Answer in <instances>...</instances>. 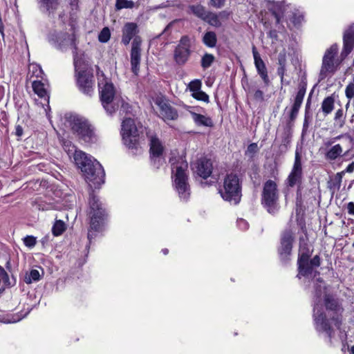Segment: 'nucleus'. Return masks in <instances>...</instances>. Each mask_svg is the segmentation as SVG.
Segmentation results:
<instances>
[{"instance_id":"obj_1","label":"nucleus","mask_w":354,"mask_h":354,"mask_svg":"<svg viewBox=\"0 0 354 354\" xmlns=\"http://www.w3.org/2000/svg\"><path fill=\"white\" fill-rule=\"evenodd\" d=\"M324 302L325 310L321 304H314V325L315 330L324 334L332 344L335 330L339 329L342 324L344 308L338 299L330 294L325 295Z\"/></svg>"},{"instance_id":"obj_2","label":"nucleus","mask_w":354,"mask_h":354,"mask_svg":"<svg viewBox=\"0 0 354 354\" xmlns=\"http://www.w3.org/2000/svg\"><path fill=\"white\" fill-rule=\"evenodd\" d=\"M74 161L91 187L100 188L104 183L105 173L101 164L82 151H75Z\"/></svg>"},{"instance_id":"obj_3","label":"nucleus","mask_w":354,"mask_h":354,"mask_svg":"<svg viewBox=\"0 0 354 354\" xmlns=\"http://www.w3.org/2000/svg\"><path fill=\"white\" fill-rule=\"evenodd\" d=\"M306 92V83L301 82L299 84L298 91L296 93L293 104L288 112V118L286 124L282 127L281 132L279 135L281 139L279 148L282 152L287 151L290 147L292 136V127L301 106Z\"/></svg>"},{"instance_id":"obj_4","label":"nucleus","mask_w":354,"mask_h":354,"mask_svg":"<svg viewBox=\"0 0 354 354\" xmlns=\"http://www.w3.org/2000/svg\"><path fill=\"white\" fill-rule=\"evenodd\" d=\"M139 28L137 24L134 22H127L122 29L121 43L128 46L131 39V50L130 53L131 71L136 75H138L141 59V44L142 39L140 36Z\"/></svg>"},{"instance_id":"obj_5","label":"nucleus","mask_w":354,"mask_h":354,"mask_svg":"<svg viewBox=\"0 0 354 354\" xmlns=\"http://www.w3.org/2000/svg\"><path fill=\"white\" fill-rule=\"evenodd\" d=\"M174 178V185L181 200L187 201L190 195L188 183V164L181 156L169 159Z\"/></svg>"},{"instance_id":"obj_6","label":"nucleus","mask_w":354,"mask_h":354,"mask_svg":"<svg viewBox=\"0 0 354 354\" xmlns=\"http://www.w3.org/2000/svg\"><path fill=\"white\" fill-rule=\"evenodd\" d=\"M121 136L124 145L133 154L141 153L144 137L142 127H137L134 120L130 118H125L121 125Z\"/></svg>"},{"instance_id":"obj_7","label":"nucleus","mask_w":354,"mask_h":354,"mask_svg":"<svg viewBox=\"0 0 354 354\" xmlns=\"http://www.w3.org/2000/svg\"><path fill=\"white\" fill-rule=\"evenodd\" d=\"M88 205V213L90 217V226L87 237L91 243V240L96 236V233L102 230L106 213L103 204L93 190L89 194Z\"/></svg>"},{"instance_id":"obj_8","label":"nucleus","mask_w":354,"mask_h":354,"mask_svg":"<svg viewBox=\"0 0 354 354\" xmlns=\"http://www.w3.org/2000/svg\"><path fill=\"white\" fill-rule=\"evenodd\" d=\"M221 198L232 205H238L242 197V180L236 174H227L218 188Z\"/></svg>"},{"instance_id":"obj_9","label":"nucleus","mask_w":354,"mask_h":354,"mask_svg":"<svg viewBox=\"0 0 354 354\" xmlns=\"http://www.w3.org/2000/svg\"><path fill=\"white\" fill-rule=\"evenodd\" d=\"M98 86L102 105L107 114L113 115L120 105L124 106V101L120 96L115 95V87L112 83L106 82L102 86L99 83Z\"/></svg>"},{"instance_id":"obj_10","label":"nucleus","mask_w":354,"mask_h":354,"mask_svg":"<svg viewBox=\"0 0 354 354\" xmlns=\"http://www.w3.org/2000/svg\"><path fill=\"white\" fill-rule=\"evenodd\" d=\"M279 192L277 184L268 180L263 186L261 202L263 207L271 214H276L279 209Z\"/></svg>"},{"instance_id":"obj_11","label":"nucleus","mask_w":354,"mask_h":354,"mask_svg":"<svg viewBox=\"0 0 354 354\" xmlns=\"http://www.w3.org/2000/svg\"><path fill=\"white\" fill-rule=\"evenodd\" d=\"M67 120L72 130L77 134L79 138L86 142H94L96 136L93 128L87 120L77 115H70Z\"/></svg>"},{"instance_id":"obj_12","label":"nucleus","mask_w":354,"mask_h":354,"mask_svg":"<svg viewBox=\"0 0 354 354\" xmlns=\"http://www.w3.org/2000/svg\"><path fill=\"white\" fill-rule=\"evenodd\" d=\"M294 240V233L290 229H286L281 232L277 252L280 261L285 265L290 261Z\"/></svg>"},{"instance_id":"obj_13","label":"nucleus","mask_w":354,"mask_h":354,"mask_svg":"<svg viewBox=\"0 0 354 354\" xmlns=\"http://www.w3.org/2000/svg\"><path fill=\"white\" fill-rule=\"evenodd\" d=\"M338 51V46L336 44H333L328 48L323 57L322 67L319 73L320 80L325 79L328 75H333L335 73L337 66L335 64L334 58Z\"/></svg>"},{"instance_id":"obj_14","label":"nucleus","mask_w":354,"mask_h":354,"mask_svg":"<svg viewBox=\"0 0 354 354\" xmlns=\"http://www.w3.org/2000/svg\"><path fill=\"white\" fill-rule=\"evenodd\" d=\"M191 53L190 39L188 36H183L174 50V60L177 65L183 66L189 59Z\"/></svg>"},{"instance_id":"obj_15","label":"nucleus","mask_w":354,"mask_h":354,"mask_svg":"<svg viewBox=\"0 0 354 354\" xmlns=\"http://www.w3.org/2000/svg\"><path fill=\"white\" fill-rule=\"evenodd\" d=\"M313 250L309 247L308 243L304 238L299 239V254L297 259L298 274L297 277L300 279V275H306L308 272L306 267L308 259L310 257Z\"/></svg>"},{"instance_id":"obj_16","label":"nucleus","mask_w":354,"mask_h":354,"mask_svg":"<svg viewBox=\"0 0 354 354\" xmlns=\"http://www.w3.org/2000/svg\"><path fill=\"white\" fill-rule=\"evenodd\" d=\"M302 179L303 170L301 157L298 150H296L294 164L285 183L287 187H293L295 186L301 185Z\"/></svg>"},{"instance_id":"obj_17","label":"nucleus","mask_w":354,"mask_h":354,"mask_svg":"<svg viewBox=\"0 0 354 354\" xmlns=\"http://www.w3.org/2000/svg\"><path fill=\"white\" fill-rule=\"evenodd\" d=\"M344 158L345 160H350L354 158V149L351 147L345 151L340 144H336L326 149L324 158L329 162H333L339 158Z\"/></svg>"},{"instance_id":"obj_18","label":"nucleus","mask_w":354,"mask_h":354,"mask_svg":"<svg viewBox=\"0 0 354 354\" xmlns=\"http://www.w3.org/2000/svg\"><path fill=\"white\" fill-rule=\"evenodd\" d=\"M149 145L151 163L155 167L159 168L164 162L162 158L164 147L160 140L156 136L151 137Z\"/></svg>"},{"instance_id":"obj_19","label":"nucleus","mask_w":354,"mask_h":354,"mask_svg":"<svg viewBox=\"0 0 354 354\" xmlns=\"http://www.w3.org/2000/svg\"><path fill=\"white\" fill-rule=\"evenodd\" d=\"M77 84L84 94L91 96L93 93L94 77L91 71L75 75Z\"/></svg>"},{"instance_id":"obj_20","label":"nucleus","mask_w":354,"mask_h":354,"mask_svg":"<svg viewBox=\"0 0 354 354\" xmlns=\"http://www.w3.org/2000/svg\"><path fill=\"white\" fill-rule=\"evenodd\" d=\"M354 47V24H351L344 31L343 35V48L340 54L344 60L351 53Z\"/></svg>"},{"instance_id":"obj_21","label":"nucleus","mask_w":354,"mask_h":354,"mask_svg":"<svg viewBox=\"0 0 354 354\" xmlns=\"http://www.w3.org/2000/svg\"><path fill=\"white\" fill-rule=\"evenodd\" d=\"M52 40L57 48L62 50L64 48L71 46H73L75 50H77L75 44V35H70L68 32H60L56 35H53Z\"/></svg>"},{"instance_id":"obj_22","label":"nucleus","mask_w":354,"mask_h":354,"mask_svg":"<svg viewBox=\"0 0 354 354\" xmlns=\"http://www.w3.org/2000/svg\"><path fill=\"white\" fill-rule=\"evenodd\" d=\"M252 54L257 73L263 80L264 84L268 86L270 84V79L268 75L267 68L255 46L252 48Z\"/></svg>"},{"instance_id":"obj_23","label":"nucleus","mask_w":354,"mask_h":354,"mask_svg":"<svg viewBox=\"0 0 354 354\" xmlns=\"http://www.w3.org/2000/svg\"><path fill=\"white\" fill-rule=\"evenodd\" d=\"M194 169L199 176L206 179L212 172V162L206 158H201L195 162Z\"/></svg>"},{"instance_id":"obj_24","label":"nucleus","mask_w":354,"mask_h":354,"mask_svg":"<svg viewBox=\"0 0 354 354\" xmlns=\"http://www.w3.org/2000/svg\"><path fill=\"white\" fill-rule=\"evenodd\" d=\"M160 116L165 120H175L178 118V114L175 108L162 101L159 102Z\"/></svg>"},{"instance_id":"obj_25","label":"nucleus","mask_w":354,"mask_h":354,"mask_svg":"<svg viewBox=\"0 0 354 354\" xmlns=\"http://www.w3.org/2000/svg\"><path fill=\"white\" fill-rule=\"evenodd\" d=\"M40 10L49 17L54 16L59 6V0H37Z\"/></svg>"},{"instance_id":"obj_26","label":"nucleus","mask_w":354,"mask_h":354,"mask_svg":"<svg viewBox=\"0 0 354 354\" xmlns=\"http://www.w3.org/2000/svg\"><path fill=\"white\" fill-rule=\"evenodd\" d=\"M194 107L189 106L188 111L192 115V118L197 126H203L207 127H212L214 126L213 121L211 118L205 116L204 115L197 113L190 109H194Z\"/></svg>"},{"instance_id":"obj_27","label":"nucleus","mask_w":354,"mask_h":354,"mask_svg":"<svg viewBox=\"0 0 354 354\" xmlns=\"http://www.w3.org/2000/svg\"><path fill=\"white\" fill-rule=\"evenodd\" d=\"M228 15L229 14L227 13L225 11L221 12L218 15L208 11L203 21L214 27L219 28L221 26V22L219 19V17H227Z\"/></svg>"},{"instance_id":"obj_28","label":"nucleus","mask_w":354,"mask_h":354,"mask_svg":"<svg viewBox=\"0 0 354 354\" xmlns=\"http://www.w3.org/2000/svg\"><path fill=\"white\" fill-rule=\"evenodd\" d=\"M73 64L75 75L80 74L81 72L86 73L91 71L88 69V64L85 62L81 56L78 55L76 50L73 52Z\"/></svg>"},{"instance_id":"obj_29","label":"nucleus","mask_w":354,"mask_h":354,"mask_svg":"<svg viewBox=\"0 0 354 354\" xmlns=\"http://www.w3.org/2000/svg\"><path fill=\"white\" fill-rule=\"evenodd\" d=\"M324 283V280L319 277L316 279V283L314 285V304L321 303V297L325 287L322 286L321 283Z\"/></svg>"},{"instance_id":"obj_30","label":"nucleus","mask_w":354,"mask_h":354,"mask_svg":"<svg viewBox=\"0 0 354 354\" xmlns=\"http://www.w3.org/2000/svg\"><path fill=\"white\" fill-rule=\"evenodd\" d=\"M202 41L208 48H214L217 43V37L214 32H206L202 38Z\"/></svg>"},{"instance_id":"obj_31","label":"nucleus","mask_w":354,"mask_h":354,"mask_svg":"<svg viewBox=\"0 0 354 354\" xmlns=\"http://www.w3.org/2000/svg\"><path fill=\"white\" fill-rule=\"evenodd\" d=\"M335 98L333 95L324 99L322 103V111L325 115L330 114L334 109Z\"/></svg>"},{"instance_id":"obj_32","label":"nucleus","mask_w":354,"mask_h":354,"mask_svg":"<svg viewBox=\"0 0 354 354\" xmlns=\"http://www.w3.org/2000/svg\"><path fill=\"white\" fill-rule=\"evenodd\" d=\"M344 176V172H338L333 177H332L330 180L328 182V187L330 190H339L342 178Z\"/></svg>"},{"instance_id":"obj_33","label":"nucleus","mask_w":354,"mask_h":354,"mask_svg":"<svg viewBox=\"0 0 354 354\" xmlns=\"http://www.w3.org/2000/svg\"><path fill=\"white\" fill-rule=\"evenodd\" d=\"M41 279V274L39 270L36 269H32L29 272H27L24 276V281L26 284H31L39 281Z\"/></svg>"},{"instance_id":"obj_34","label":"nucleus","mask_w":354,"mask_h":354,"mask_svg":"<svg viewBox=\"0 0 354 354\" xmlns=\"http://www.w3.org/2000/svg\"><path fill=\"white\" fill-rule=\"evenodd\" d=\"M189 10L192 14L203 21L208 12L206 10L205 8L201 4L191 5L189 6Z\"/></svg>"},{"instance_id":"obj_35","label":"nucleus","mask_w":354,"mask_h":354,"mask_svg":"<svg viewBox=\"0 0 354 354\" xmlns=\"http://www.w3.org/2000/svg\"><path fill=\"white\" fill-rule=\"evenodd\" d=\"M346 122V114L342 109L336 111L334 116V127L339 129L342 128Z\"/></svg>"},{"instance_id":"obj_36","label":"nucleus","mask_w":354,"mask_h":354,"mask_svg":"<svg viewBox=\"0 0 354 354\" xmlns=\"http://www.w3.org/2000/svg\"><path fill=\"white\" fill-rule=\"evenodd\" d=\"M321 265V258L319 255H315L313 259L310 261L308 259V263L306 268L308 269V272L306 275H302V277H308L313 272L314 268H318ZM301 275H300V277Z\"/></svg>"},{"instance_id":"obj_37","label":"nucleus","mask_w":354,"mask_h":354,"mask_svg":"<svg viewBox=\"0 0 354 354\" xmlns=\"http://www.w3.org/2000/svg\"><path fill=\"white\" fill-rule=\"evenodd\" d=\"M0 281H2L6 287H12L16 284V279L12 277L10 279L9 275L5 269L0 266Z\"/></svg>"},{"instance_id":"obj_38","label":"nucleus","mask_w":354,"mask_h":354,"mask_svg":"<svg viewBox=\"0 0 354 354\" xmlns=\"http://www.w3.org/2000/svg\"><path fill=\"white\" fill-rule=\"evenodd\" d=\"M66 230V223L62 220H56L52 227V233L55 236H58L62 234Z\"/></svg>"},{"instance_id":"obj_39","label":"nucleus","mask_w":354,"mask_h":354,"mask_svg":"<svg viewBox=\"0 0 354 354\" xmlns=\"http://www.w3.org/2000/svg\"><path fill=\"white\" fill-rule=\"evenodd\" d=\"M34 92L40 97H45L47 95L44 84L41 81L34 80L32 84Z\"/></svg>"},{"instance_id":"obj_40","label":"nucleus","mask_w":354,"mask_h":354,"mask_svg":"<svg viewBox=\"0 0 354 354\" xmlns=\"http://www.w3.org/2000/svg\"><path fill=\"white\" fill-rule=\"evenodd\" d=\"M245 90L248 94H252L256 101L263 102L264 100V93L261 90L254 89L253 86H248L245 88Z\"/></svg>"},{"instance_id":"obj_41","label":"nucleus","mask_w":354,"mask_h":354,"mask_svg":"<svg viewBox=\"0 0 354 354\" xmlns=\"http://www.w3.org/2000/svg\"><path fill=\"white\" fill-rule=\"evenodd\" d=\"M215 61V57L214 55L205 53L201 60V65L203 69L205 70L209 68Z\"/></svg>"},{"instance_id":"obj_42","label":"nucleus","mask_w":354,"mask_h":354,"mask_svg":"<svg viewBox=\"0 0 354 354\" xmlns=\"http://www.w3.org/2000/svg\"><path fill=\"white\" fill-rule=\"evenodd\" d=\"M135 6V3L130 0H116L115 1V10H120L124 8H133Z\"/></svg>"},{"instance_id":"obj_43","label":"nucleus","mask_w":354,"mask_h":354,"mask_svg":"<svg viewBox=\"0 0 354 354\" xmlns=\"http://www.w3.org/2000/svg\"><path fill=\"white\" fill-rule=\"evenodd\" d=\"M111 37V32L108 27H104L98 35V40L102 43H106Z\"/></svg>"},{"instance_id":"obj_44","label":"nucleus","mask_w":354,"mask_h":354,"mask_svg":"<svg viewBox=\"0 0 354 354\" xmlns=\"http://www.w3.org/2000/svg\"><path fill=\"white\" fill-rule=\"evenodd\" d=\"M192 97L197 100L208 103L209 102V95L204 91H199L192 93Z\"/></svg>"},{"instance_id":"obj_45","label":"nucleus","mask_w":354,"mask_h":354,"mask_svg":"<svg viewBox=\"0 0 354 354\" xmlns=\"http://www.w3.org/2000/svg\"><path fill=\"white\" fill-rule=\"evenodd\" d=\"M345 95L350 100L354 98V83H349L345 88Z\"/></svg>"},{"instance_id":"obj_46","label":"nucleus","mask_w":354,"mask_h":354,"mask_svg":"<svg viewBox=\"0 0 354 354\" xmlns=\"http://www.w3.org/2000/svg\"><path fill=\"white\" fill-rule=\"evenodd\" d=\"M24 243L26 247L32 248L37 243L36 238L33 236H26L24 239Z\"/></svg>"},{"instance_id":"obj_47","label":"nucleus","mask_w":354,"mask_h":354,"mask_svg":"<svg viewBox=\"0 0 354 354\" xmlns=\"http://www.w3.org/2000/svg\"><path fill=\"white\" fill-rule=\"evenodd\" d=\"M278 64L279 66L286 67V53L285 50L279 53L278 55Z\"/></svg>"},{"instance_id":"obj_48","label":"nucleus","mask_w":354,"mask_h":354,"mask_svg":"<svg viewBox=\"0 0 354 354\" xmlns=\"http://www.w3.org/2000/svg\"><path fill=\"white\" fill-rule=\"evenodd\" d=\"M201 87V82L198 80H194L190 83V91H193V93L199 91Z\"/></svg>"},{"instance_id":"obj_49","label":"nucleus","mask_w":354,"mask_h":354,"mask_svg":"<svg viewBox=\"0 0 354 354\" xmlns=\"http://www.w3.org/2000/svg\"><path fill=\"white\" fill-rule=\"evenodd\" d=\"M304 17L302 15L299 13H293L291 21L294 24L295 26H297L301 23Z\"/></svg>"},{"instance_id":"obj_50","label":"nucleus","mask_w":354,"mask_h":354,"mask_svg":"<svg viewBox=\"0 0 354 354\" xmlns=\"http://www.w3.org/2000/svg\"><path fill=\"white\" fill-rule=\"evenodd\" d=\"M238 227L241 230H246L248 229L249 224L243 218H239L236 221Z\"/></svg>"},{"instance_id":"obj_51","label":"nucleus","mask_w":354,"mask_h":354,"mask_svg":"<svg viewBox=\"0 0 354 354\" xmlns=\"http://www.w3.org/2000/svg\"><path fill=\"white\" fill-rule=\"evenodd\" d=\"M32 74L35 75L37 77H41L43 75V71L41 68L38 65H32Z\"/></svg>"},{"instance_id":"obj_52","label":"nucleus","mask_w":354,"mask_h":354,"mask_svg":"<svg viewBox=\"0 0 354 354\" xmlns=\"http://www.w3.org/2000/svg\"><path fill=\"white\" fill-rule=\"evenodd\" d=\"M225 3V0H210V4L212 6L220 8H221Z\"/></svg>"},{"instance_id":"obj_53","label":"nucleus","mask_w":354,"mask_h":354,"mask_svg":"<svg viewBox=\"0 0 354 354\" xmlns=\"http://www.w3.org/2000/svg\"><path fill=\"white\" fill-rule=\"evenodd\" d=\"M308 126H309V122H308V117H307L306 114H305V118H304L303 127H302V132H301L302 136H304L307 133Z\"/></svg>"},{"instance_id":"obj_54","label":"nucleus","mask_w":354,"mask_h":354,"mask_svg":"<svg viewBox=\"0 0 354 354\" xmlns=\"http://www.w3.org/2000/svg\"><path fill=\"white\" fill-rule=\"evenodd\" d=\"M258 147L257 143H252L248 145L247 151L250 153H255L257 151Z\"/></svg>"},{"instance_id":"obj_55","label":"nucleus","mask_w":354,"mask_h":354,"mask_svg":"<svg viewBox=\"0 0 354 354\" xmlns=\"http://www.w3.org/2000/svg\"><path fill=\"white\" fill-rule=\"evenodd\" d=\"M344 137L347 138L350 140V142L351 143L353 142V138L350 135H348L347 133L339 135V136H337L336 137L333 138V140H334L335 142H336L337 140H340V139H342V138H344Z\"/></svg>"},{"instance_id":"obj_56","label":"nucleus","mask_w":354,"mask_h":354,"mask_svg":"<svg viewBox=\"0 0 354 354\" xmlns=\"http://www.w3.org/2000/svg\"><path fill=\"white\" fill-rule=\"evenodd\" d=\"M286 67L279 66L277 68V74L281 78V82H283V79L286 73Z\"/></svg>"},{"instance_id":"obj_57","label":"nucleus","mask_w":354,"mask_h":354,"mask_svg":"<svg viewBox=\"0 0 354 354\" xmlns=\"http://www.w3.org/2000/svg\"><path fill=\"white\" fill-rule=\"evenodd\" d=\"M268 35L270 38L272 39L274 41H277L278 39V34L276 30H270L268 32Z\"/></svg>"},{"instance_id":"obj_58","label":"nucleus","mask_w":354,"mask_h":354,"mask_svg":"<svg viewBox=\"0 0 354 354\" xmlns=\"http://www.w3.org/2000/svg\"><path fill=\"white\" fill-rule=\"evenodd\" d=\"M23 133H24L23 127L19 124L16 125L15 131V135L18 137H21L23 135Z\"/></svg>"},{"instance_id":"obj_59","label":"nucleus","mask_w":354,"mask_h":354,"mask_svg":"<svg viewBox=\"0 0 354 354\" xmlns=\"http://www.w3.org/2000/svg\"><path fill=\"white\" fill-rule=\"evenodd\" d=\"M335 142L334 140H333V138L326 139L324 141V145L327 149L330 148V147L333 146V144H334Z\"/></svg>"},{"instance_id":"obj_60","label":"nucleus","mask_w":354,"mask_h":354,"mask_svg":"<svg viewBox=\"0 0 354 354\" xmlns=\"http://www.w3.org/2000/svg\"><path fill=\"white\" fill-rule=\"evenodd\" d=\"M353 171H354V162H352L342 172H344V174L345 173H352Z\"/></svg>"},{"instance_id":"obj_61","label":"nucleus","mask_w":354,"mask_h":354,"mask_svg":"<svg viewBox=\"0 0 354 354\" xmlns=\"http://www.w3.org/2000/svg\"><path fill=\"white\" fill-rule=\"evenodd\" d=\"M348 213L351 215H354V203L349 202L347 205Z\"/></svg>"},{"instance_id":"obj_62","label":"nucleus","mask_w":354,"mask_h":354,"mask_svg":"<svg viewBox=\"0 0 354 354\" xmlns=\"http://www.w3.org/2000/svg\"><path fill=\"white\" fill-rule=\"evenodd\" d=\"M272 15L274 17V18L276 19V24H279L281 21V17H283L282 15H280L279 12L274 10V11H272Z\"/></svg>"},{"instance_id":"obj_63","label":"nucleus","mask_w":354,"mask_h":354,"mask_svg":"<svg viewBox=\"0 0 354 354\" xmlns=\"http://www.w3.org/2000/svg\"><path fill=\"white\" fill-rule=\"evenodd\" d=\"M297 189L296 192L297 200L301 201V185H297Z\"/></svg>"},{"instance_id":"obj_64","label":"nucleus","mask_w":354,"mask_h":354,"mask_svg":"<svg viewBox=\"0 0 354 354\" xmlns=\"http://www.w3.org/2000/svg\"><path fill=\"white\" fill-rule=\"evenodd\" d=\"M78 2L79 0H70V5L73 8V9L77 8Z\"/></svg>"}]
</instances>
